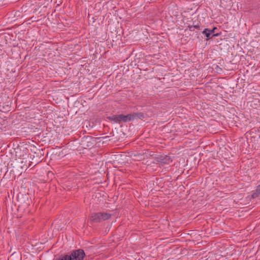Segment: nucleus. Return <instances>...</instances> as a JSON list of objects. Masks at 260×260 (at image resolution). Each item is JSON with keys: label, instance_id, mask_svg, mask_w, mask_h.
I'll list each match as a JSON object with an SVG mask.
<instances>
[{"label": "nucleus", "instance_id": "1", "mask_svg": "<svg viewBox=\"0 0 260 260\" xmlns=\"http://www.w3.org/2000/svg\"><path fill=\"white\" fill-rule=\"evenodd\" d=\"M111 216L110 213L105 212L93 213L90 217V221L92 223H98L109 219Z\"/></svg>", "mask_w": 260, "mask_h": 260}, {"label": "nucleus", "instance_id": "2", "mask_svg": "<svg viewBox=\"0 0 260 260\" xmlns=\"http://www.w3.org/2000/svg\"><path fill=\"white\" fill-rule=\"evenodd\" d=\"M69 260H83L85 256L84 250L82 249L73 250L70 254H67Z\"/></svg>", "mask_w": 260, "mask_h": 260}, {"label": "nucleus", "instance_id": "3", "mask_svg": "<svg viewBox=\"0 0 260 260\" xmlns=\"http://www.w3.org/2000/svg\"><path fill=\"white\" fill-rule=\"evenodd\" d=\"M154 159L157 162H160L162 165L170 164L172 161L171 157L167 155H156Z\"/></svg>", "mask_w": 260, "mask_h": 260}, {"label": "nucleus", "instance_id": "4", "mask_svg": "<svg viewBox=\"0 0 260 260\" xmlns=\"http://www.w3.org/2000/svg\"><path fill=\"white\" fill-rule=\"evenodd\" d=\"M93 139L90 136H87L82 140V145L84 148L90 147L93 146V143L91 141Z\"/></svg>", "mask_w": 260, "mask_h": 260}, {"label": "nucleus", "instance_id": "5", "mask_svg": "<svg viewBox=\"0 0 260 260\" xmlns=\"http://www.w3.org/2000/svg\"><path fill=\"white\" fill-rule=\"evenodd\" d=\"M118 117L119 123H120V122H126L127 121H130L132 120V117L131 114H129L127 115L119 114Z\"/></svg>", "mask_w": 260, "mask_h": 260}, {"label": "nucleus", "instance_id": "6", "mask_svg": "<svg viewBox=\"0 0 260 260\" xmlns=\"http://www.w3.org/2000/svg\"><path fill=\"white\" fill-rule=\"evenodd\" d=\"M208 28H205L202 32V34L205 35V36L207 37V40L212 38L213 37H215L218 36V34H213L211 37V34L209 32Z\"/></svg>", "mask_w": 260, "mask_h": 260}, {"label": "nucleus", "instance_id": "7", "mask_svg": "<svg viewBox=\"0 0 260 260\" xmlns=\"http://www.w3.org/2000/svg\"><path fill=\"white\" fill-rule=\"evenodd\" d=\"M131 114H132V120H133L135 119H136L137 118H140L141 119H143V118H144V114L141 112L138 113H135Z\"/></svg>", "mask_w": 260, "mask_h": 260}, {"label": "nucleus", "instance_id": "8", "mask_svg": "<svg viewBox=\"0 0 260 260\" xmlns=\"http://www.w3.org/2000/svg\"><path fill=\"white\" fill-rule=\"evenodd\" d=\"M109 119L111 121H113L115 122L119 123L118 115H114L112 116L109 117Z\"/></svg>", "mask_w": 260, "mask_h": 260}, {"label": "nucleus", "instance_id": "9", "mask_svg": "<svg viewBox=\"0 0 260 260\" xmlns=\"http://www.w3.org/2000/svg\"><path fill=\"white\" fill-rule=\"evenodd\" d=\"M57 260H69V259H68V257H67V254H66L64 255L61 256L60 257H59Z\"/></svg>", "mask_w": 260, "mask_h": 260}, {"label": "nucleus", "instance_id": "10", "mask_svg": "<svg viewBox=\"0 0 260 260\" xmlns=\"http://www.w3.org/2000/svg\"><path fill=\"white\" fill-rule=\"evenodd\" d=\"M259 194H260V193L257 192L256 190L255 192L252 194V197L253 198H255L257 197Z\"/></svg>", "mask_w": 260, "mask_h": 260}, {"label": "nucleus", "instance_id": "11", "mask_svg": "<svg viewBox=\"0 0 260 260\" xmlns=\"http://www.w3.org/2000/svg\"><path fill=\"white\" fill-rule=\"evenodd\" d=\"M216 29V27H214L213 29H209V32L212 35L213 33L215 31V30Z\"/></svg>", "mask_w": 260, "mask_h": 260}, {"label": "nucleus", "instance_id": "12", "mask_svg": "<svg viewBox=\"0 0 260 260\" xmlns=\"http://www.w3.org/2000/svg\"><path fill=\"white\" fill-rule=\"evenodd\" d=\"M188 28H189V30L193 31L194 28H193V25H189V26H188Z\"/></svg>", "mask_w": 260, "mask_h": 260}, {"label": "nucleus", "instance_id": "13", "mask_svg": "<svg viewBox=\"0 0 260 260\" xmlns=\"http://www.w3.org/2000/svg\"><path fill=\"white\" fill-rule=\"evenodd\" d=\"M256 191L260 193V184L257 187Z\"/></svg>", "mask_w": 260, "mask_h": 260}, {"label": "nucleus", "instance_id": "14", "mask_svg": "<svg viewBox=\"0 0 260 260\" xmlns=\"http://www.w3.org/2000/svg\"><path fill=\"white\" fill-rule=\"evenodd\" d=\"M193 28H197V29H199L200 28V25H193Z\"/></svg>", "mask_w": 260, "mask_h": 260}]
</instances>
